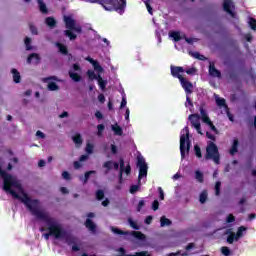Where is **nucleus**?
Segmentation results:
<instances>
[{
	"mask_svg": "<svg viewBox=\"0 0 256 256\" xmlns=\"http://www.w3.org/2000/svg\"><path fill=\"white\" fill-rule=\"evenodd\" d=\"M0 177L3 179V190L5 193H9L14 199L21 201L31 215H33V217H35L38 221L45 222L47 228L41 227L39 231L41 233L48 231V233L43 234L46 241H49V237H54L55 239H65L68 245H71V243H76V238L67 233V230L63 229V225L59 224V222H57L54 217H51L45 210L39 208L40 202L38 199H31L25 192H22L21 196L15 190H13L18 189L19 191H23V186H21V183H19V181H17L13 175L6 173L1 166Z\"/></svg>",
	"mask_w": 256,
	"mask_h": 256,
	"instance_id": "f257e3e1",
	"label": "nucleus"
},
{
	"mask_svg": "<svg viewBox=\"0 0 256 256\" xmlns=\"http://www.w3.org/2000/svg\"><path fill=\"white\" fill-rule=\"evenodd\" d=\"M65 27L68 30L64 31V35L70 39V41H75L77 39V34L75 33H83V28L81 25L77 24V21L73 19L71 16H64ZM73 31L75 33H73Z\"/></svg>",
	"mask_w": 256,
	"mask_h": 256,
	"instance_id": "f03ea898",
	"label": "nucleus"
},
{
	"mask_svg": "<svg viewBox=\"0 0 256 256\" xmlns=\"http://www.w3.org/2000/svg\"><path fill=\"white\" fill-rule=\"evenodd\" d=\"M180 135V155L181 159H185V153L189 154L191 149V140L189 139V126H185Z\"/></svg>",
	"mask_w": 256,
	"mask_h": 256,
	"instance_id": "7ed1b4c3",
	"label": "nucleus"
},
{
	"mask_svg": "<svg viewBox=\"0 0 256 256\" xmlns=\"http://www.w3.org/2000/svg\"><path fill=\"white\" fill-rule=\"evenodd\" d=\"M205 159H212L216 165H219L221 162V155L219 154V148L214 142H209L206 147Z\"/></svg>",
	"mask_w": 256,
	"mask_h": 256,
	"instance_id": "20e7f679",
	"label": "nucleus"
},
{
	"mask_svg": "<svg viewBox=\"0 0 256 256\" xmlns=\"http://www.w3.org/2000/svg\"><path fill=\"white\" fill-rule=\"evenodd\" d=\"M112 233H115V235H133L135 239H138L139 241L145 240V234H143L141 231H123L117 227H111Z\"/></svg>",
	"mask_w": 256,
	"mask_h": 256,
	"instance_id": "39448f33",
	"label": "nucleus"
},
{
	"mask_svg": "<svg viewBox=\"0 0 256 256\" xmlns=\"http://www.w3.org/2000/svg\"><path fill=\"white\" fill-rule=\"evenodd\" d=\"M125 7H127V0H112V5L108 7V11H117V13L123 15Z\"/></svg>",
	"mask_w": 256,
	"mask_h": 256,
	"instance_id": "423d86ee",
	"label": "nucleus"
},
{
	"mask_svg": "<svg viewBox=\"0 0 256 256\" xmlns=\"http://www.w3.org/2000/svg\"><path fill=\"white\" fill-rule=\"evenodd\" d=\"M137 167L139 169L138 181H141L143 177L147 176V171L149 169L147 162H145V158L138 157Z\"/></svg>",
	"mask_w": 256,
	"mask_h": 256,
	"instance_id": "0eeeda50",
	"label": "nucleus"
},
{
	"mask_svg": "<svg viewBox=\"0 0 256 256\" xmlns=\"http://www.w3.org/2000/svg\"><path fill=\"white\" fill-rule=\"evenodd\" d=\"M223 11L230 15L232 19H235L237 17V14L235 13V3H233V0H223Z\"/></svg>",
	"mask_w": 256,
	"mask_h": 256,
	"instance_id": "6e6552de",
	"label": "nucleus"
},
{
	"mask_svg": "<svg viewBox=\"0 0 256 256\" xmlns=\"http://www.w3.org/2000/svg\"><path fill=\"white\" fill-rule=\"evenodd\" d=\"M192 127H194V129H196L197 133L199 135H203V132L201 130V115L199 114H191L188 117Z\"/></svg>",
	"mask_w": 256,
	"mask_h": 256,
	"instance_id": "1a4fd4ad",
	"label": "nucleus"
},
{
	"mask_svg": "<svg viewBox=\"0 0 256 256\" xmlns=\"http://www.w3.org/2000/svg\"><path fill=\"white\" fill-rule=\"evenodd\" d=\"M87 217H88V218L86 219V221H85V223H84L86 229L89 230V231H91L92 233H96V231H97V225L93 223V220H91V219L95 218V213L89 212V213L87 214Z\"/></svg>",
	"mask_w": 256,
	"mask_h": 256,
	"instance_id": "9d476101",
	"label": "nucleus"
},
{
	"mask_svg": "<svg viewBox=\"0 0 256 256\" xmlns=\"http://www.w3.org/2000/svg\"><path fill=\"white\" fill-rule=\"evenodd\" d=\"M180 81L181 87L184 89L186 95H191L193 93V83H191L187 78H182Z\"/></svg>",
	"mask_w": 256,
	"mask_h": 256,
	"instance_id": "9b49d317",
	"label": "nucleus"
},
{
	"mask_svg": "<svg viewBox=\"0 0 256 256\" xmlns=\"http://www.w3.org/2000/svg\"><path fill=\"white\" fill-rule=\"evenodd\" d=\"M171 75L172 77H175L176 79L182 80L184 77L181 75V73H184L185 70L181 66H171Z\"/></svg>",
	"mask_w": 256,
	"mask_h": 256,
	"instance_id": "f8f14e48",
	"label": "nucleus"
},
{
	"mask_svg": "<svg viewBox=\"0 0 256 256\" xmlns=\"http://www.w3.org/2000/svg\"><path fill=\"white\" fill-rule=\"evenodd\" d=\"M209 75H211V77H218V79H221V71L217 70L215 62H210Z\"/></svg>",
	"mask_w": 256,
	"mask_h": 256,
	"instance_id": "ddd939ff",
	"label": "nucleus"
},
{
	"mask_svg": "<svg viewBox=\"0 0 256 256\" xmlns=\"http://www.w3.org/2000/svg\"><path fill=\"white\" fill-rule=\"evenodd\" d=\"M33 61L36 65H39V63H41V56H39V54H37V53L30 54L27 58L28 65H31V63H33Z\"/></svg>",
	"mask_w": 256,
	"mask_h": 256,
	"instance_id": "4468645a",
	"label": "nucleus"
},
{
	"mask_svg": "<svg viewBox=\"0 0 256 256\" xmlns=\"http://www.w3.org/2000/svg\"><path fill=\"white\" fill-rule=\"evenodd\" d=\"M239 152V139L237 138H234L233 139V144L230 148V155H235V153H238Z\"/></svg>",
	"mask_w": 256,
	"mask_h": 256,
	"instance_id": "2eb2a0df",
	"label": "nucleus"
},
{
	"mask_svg": "<svg viewBox=\"0 0 256 256\" xmlns=\"http://www.w3.org/2000/svg\"><path fill=\"white\" fill-rule=\"evenodd\" d=\"M45 23L48 27H50V29H55V27L57 26V20H55V18L51 16L45 19Z\"/></svg>",
	"mask_w": 256,
	"mask_h": 256,
	"instance_id": "dca6fc26",
	"label": "nucleus"
},
{
	"mask_svg": "<svg viewBox=\"0 0 256 256\" xmlns=\"http://www.w3.org/2000/svg\"><path fill=\"white\" fill-rule=\"evenodd\" d=\"M37 3H38L39 11L44 15H47V13H49V9H47V5L45 4V2H43V0H37Z\"/></svg>",
	"mask_w": 256,
	"mask_h": 256,
	"instance_id": "f3484780",
	"label": "nucleus"
},
{
	"mask_svg": "<svg viewBox=\"0 0 256 256\" xmlns=\"http://www.w3.org/2000/svg\"><path fill=\"white\" fill-rule=\"evenodd\" d=\"M11 73L13 75V81L14 83H21V73H19L18 69L13 68L11 70Z\"/></svg>",
	"mask_w": 256,
	"mask_h": 256,
	"instance_id": "a211bd4d",
	"label": "nucleus"
},
{
	"mask_svg": "<svg viewBox=\"0 0 256 256\" xmlns=\"http://www.w3.org/2000/svg\"><path fill=\"white\" fill-rule=\"evenodd\" d=\"M120 173H119V183H123V171L125 169V160L123 158H120Z\"/></svg>",
	"mask_w": 256,
	"mask_h": 256,
	"instance_id": "6ab92c4d",
	"label": "nucleus"
},
{
	"mask_svg": "<svg viewBox=\"0 0 256 256\" xmlns=\"http://www.w3.org/2000/svg\"><path fill=\"white\" fill-rule=\"evenodd\" d=\"M247 231V228L245 226H240L235 234V241H239L241 237H243V233Z\"/></svg>",
	"mask_w": 256,
	"mask_h": 256,
	"instance_id": "aec40b11",
	"label": "nucleus"
},
{
	"mask_svg": "<svg viewBox=\"0 0 256 256\" xmlns=\"http://www.w3.org/2000/svg\"><path fill=\"white\" fill-rule=\"evenodd\" d=\"M68 75L72 81H75V83H79V81H81V75H79L77 72L69 71Z\"/></svg>",
	"mask_w": 256,
	"mask_h": 256,
	"instance_id": "412c9836",
	"label": "nucleus"
},
{
	"mask_svg": "<svg viewBox=\"0 0 256 256\" xmlns=\"http://www.w3.org/2000/svg\"><path fill=\"white\" fill-rule=\"evenodd\" d=\"M172 224H173V222L171 220H169L167 217L162 216L160 218V225H161V227H169Z\"/></svg>",
	"mask_w": 256,
	"mask_h": 256,
	"instance_id": "4be33fe9",
	"label": "nucleus"
},
{
	"mask_svg": "<svg viewBox=\"0 0 256 256\" xmlns=\"http://www.w3.org/2000/svg\"><path fill=\"white\" fill-rule=\"evenodd\" d=\"M98 85L100 87V89L102 91H105V88L107 87V81L106 80H103V78L101 77V75L98 74Z\"/></svg>",
	"mask_w": 256,
	"mask_h": 256,
	"instance_id": "5701e85b",
	"label": "nucleus"
},
{
	"mask_svg": "<svg viewBox=\"0 0 256 256\" xmlns=\"http://www.w3.org/2000/svg\"><path fill=\"white\" fill-rule=\"evenodd\" d=\"M72 141L75 143V145H83V138L81 137V134H75L72 137Z\"/></svg>",
	"mask_w": 256,
	"mask_h": 256,
	"instance_id": "b1692460",
	"label": "nucleus"
},
{
	"mask_svg": "<svg viewBox=\"0 0 256 256\" xmlns=\"http://www.w3.org/2000/svg\"><path fill=\"white\" fill-rule=\"evenodd\" d=\"M95 173H97V171L95 170H90L85 172L84 174V179H83V184H87L89 182V177H91V175H95Z\"/></svg>",
	"mask_w": 256,
	"mask_h": 256,
	"instance_id": "393cba45",
	"label": "nucleus"
},
{
	"mask_svg": "<svg viewBox=\"0 0 256 256\" xmlns=\"http://www.w3.org/2000/svg\"><path fill=\"white\" fill-rule=\"evenodd\" d=\"M112 131H114L115 135H123V128H121V126H119L118 124L112 125Z\"/></svg>",
	"mask_w": 256,
	"mask_h": 256,
	"instance_id": "a878e982",
	"label": "nucleus"
},
{
	"mask_svg": "<svg viewBox=\"0 0 256 256\" xmlns=\"http://www.w3.org/2000/svg\"><path fill=\"white\" fill-rule=\"evenodd\" d=\"M227 233L229 234L227 237V243H229L230 245H233L236 237L235 233L232 232L231 230H228Z\"/></svg>",
	"mask_w": 256,
	"mask_h": 256,
	"instance_id": "bb28decb",
	"label": "nucleus"
},
{
	"mask_svg": "<svg viewBox=\"0 0 256 256\" xmlns=\"http://www.w3.org/2000/svg\"><path fill=\"white\" fill-rule=\"evenodd\" d=\"M101 5L105 9V11H109V7L113 5V0H102Z\"/></svg>",
	"mask_w": 256,
	"mask_h": 256,
	"instance_id": "cd10ccee",
	"label": "nucleus"
},
{
	"mask_svg": "<svg viewBox=\"0 0 256 256\" xmlns=\"http://www.w3.org/2000/svg\"><path fill=\"white\" fill-rule=\"evenodd\" d=\"M170 37H172V39L175 42H179V40L181 39V33L178 31H172V32H170Z\"/></svg>",
	"mask_w": 256,
	"mask_h": 256,
	"instance_id": "c85d7f7f",
	"label": "nucleus"
},
{
	"mask_svg": "<svg viewBox=\"0 0 256 256\" xmlns=\"http://www.w3.org/2000/svg\"><path fill=\"white\" fill-rule=\"evenodd\" d=\"M102 167L104 169H107V173H109V171H111V169H113V161L108 160V161L104 162Z\"/></svg>",
	"mask_w": 256,
	"mask_h": 256,
	"instance_id": "c756f323",
	"label": "nucleus"
},
{
	"mask_svg": "<svg viewBox=\"0 0 256 256\" xmlns=\"http://www.w3.org/2000/svg\"><path fill=\"white\" fill-rule=\"evenodd\" d=\"M207 196H208L207 190L202 191L200 196H199L200 203H202V204L206 203L207 202Z\"/></svg>",
	"mask_w": 256,
	"mask_h": 256,
	"instance_id": "7c9ffc66",
	"label": "nucleus"
},
{
	"mask_svg": "<svg viewBox=\"0 0 256 256\" xmlns=\"http://www.w3.org/2000/svg\"><path fill=\"white\" fill-rule=\"evenodd\" d=\"M195 179L197 180L198 183H203V181H204V176H203V174H202L201 171L197 170V171L195 172Z\"/></svg>",
	"mask_w": 256,
	"mask_h": 256,
	"instance_id": "2f4dec72",
	"label": "nucleus"
},
{
	"mask_svg": "<svg viewBox=\"0 0 256 256\" xmlns=\"http://www.w3.org/2000/svg\"><path fill=\"white\" fill-rule=\"evenodd\" d=\"M48 90L49 91H59V85L55 82L48 83Z\"/></svg>",
	"mask_w": 256,
	"mask_h": 256,
	"instance_id": "473e14b6",
	"label": "nucleus"
},
{
	"mask_svg": "<svg viewBox=\"0 0 256 256\" xmlns=\"http://www.w3.org/2000/svg\"><path fill=\"white\" fill-rule=\"evenodd\" d=\"M87 75H88V78L93 81V79H96L98 80L99 79V75L95 74V72L93 70H88L87 71Z\"/></svg>",
	"mask_w": 256,
	"mask_h": 256,
	"instance_id": "72a5a7b5",
	"label": "nucleus"
},
{
	"mask_svg": "<svg viewBox=\"0 0 256 256\" xmlns=\"http://www.w3.org/2000/svg\"><path fill=\"white\" fill-rule=\"evenodd\" d=\"M96 199L98 201H103V199H105V192L103 190H97L96 191Z\"/></svg>",
	"mask_w": 256,
	"mask_h": 256,
	"instance_id": "f704fd0d",
	"label": "nucleus"
},
{
	"mask_svg": "<svg viewBox=\"0 0 256 256\" xmlns=\"http://www.w3.org/2000/svg\"><path fill=\"white\" fill-rule=\"evenodd\" d=\"M92 66L95 71H98V73H103V67L101 66V64H99L97 60L92 64Z\"/></svg>",
	"mask_w": 256,
	"mask_h": 256,
	"instance_id": "c9c22d12",
	"label": "nucleus"
},
{
	"mask_svg": "<svg viewBox=\"0 0 256 256\" xmlns=\"http://www.w3.org/2000/svg\"><path fill=\"white\" fill-rule=\"evenodd\" d=\"M24 43H25V46H26V51H31V49H33V46H31V38L26 37L24 39Z\"/></svg>",
	"mask_w": 256,
	"mask_h": 256,
	"instance_id": "e433bc0d",
	"label": "nucleus"
},
{
	"mask_svg": "<svg viewBox=\"0 0 256 256\" xmlns=\"http://www.w3.org/2000/svg\"><path fill=\"white\" fill-rule=\"evenodd\" d=\"M216 104L218 107H227V104L224 98H216Z\"/></svg>",
	"mask_w": 256,
	"mask_h": 256,
	"instance_id": "4c0bfd02",
	"label": "nucleus"
},
{
	"mask_svg": "<svg viewBox=\"0 0 256 256\" xmlns=\"http://www.w3.org/2000/svg\"><path fill=\"white\" fill-rule=\"evenodd\" d=\"M128 223H129L130 227H132V229H135L136 231H139V229H141V227H139L137 225V223L135 221H133V219H131V218L128 219Z\"/></svg>",
	"mask_w": 256,
	"mask_h": 256,
	"instance_id": "58836bf2",
	"label": "nucleus"
},
{
	"mask_svg": "<svg viewBox=\"0 0 256 256\" xmlns=\"http://www.w3.org/2000/svg\"><path fill=\"white\" fill-rule=\"evenodd\" d=\"M194 152L198 159H201V157H203V154L201 153V147H199V145L194 146Z\"/></svg>",
	"mask_w": 256,
	"mask_h": 256,
	"instance_id": "ea45409f",
	"label": "nucleus"
},
{
	"mask_svg": "<svg viewBox=\"0 0 256 256\" xmlns=\"http://www.w3.org/2000/svg\"><path fill=\"white\" fill-rule=\"evenodd\" d=\"M215 195H221V181H217L215 184Z\"/></svg>",
	"mask_w": 256,
	"mask_h": 256,
	"instance_id": "a19ab883",
	"label": "nucleus"
},
{
	"mask_svg": "<svg viewBox=\"0 0 256 256\" xmlns=\"http://www.w3.org/2000/svg\"><path fill=\"white\" fill-rule=\"evenodd\" d=\"M221 253L224 256H229V255H231V249H229V247H227V246H224L221 248Z\"/></svg>",
	"mask_w": 256,
	"mask_h": 256,
	"instance_id": "79ce46f5",
	"label": "nucleus"
},
{
	"mask_svg": "<svg viewBox=\"0 0 256 256\" xmlns=\"http://www.w3.org/2000/svg\"><path fill=\"white\" fill-rule=\"evenodd\" d=\"M58 46H59V51L60 53H62V55H67V53H69V50H67V46L62 44H58Z\"/></svg>",
	"mask_w": 256,
	"mask_h": 256,
	"instance_id": "37998d69",
	"label": "nucleus"
},
{
	"mask_svg": "<svg viewBox=\"0 0 256 256\" xmlns=\"http://www.w3.org/2000/svg\"><path fill=\"white\" fill-rule=\"evenodd\" d=\"M249 27L252 29V31H256V19L255 18L249 19Z\"/></svg>",
	"mask_w": 256,
	"mask_h": 256,
	"instance_id": "c03bdc74",
	"label": "nucleus"
},
{
	"mask_svg": "<svg viewBox=\"0 0 256 256\" xmlns=\"http://www.w3.org/2000/svg\"><path fill=\"white\" fill-rule=\"evenodd\" d=\"M93 148H94L93 144L87 143L86 149H85L86 153H88V155H91L93 153Z\"/></svg>",
	"mask_w": 256,
	"mask_h": 256,
	"instance_id": "a18cd8bd",
	"label": "nucleus"
},
{
	"mask_svg": "<svg viewBox=\"0 0 256 256\" xmlns=\"http://www.w3.org/2000/svg\"><path fill=\"white\" fill-rule=\"evenodd\" d=\"M207 125L210 127L211 131L216 133V135L219 133V130H217V127L214 126L213 121L208 122Z\"/></svg>",
	"mask_w": 256,
	"mask_h": 256,
	"instance_id": "49530a36",
	"label": "nucleus"
},
{
	"mask_svg": "<svg viewBox=\"0 0 256 256\" xmlns=\"http://www.w3.org/2000/svg\"><path fill=\"white\" fill-rule=\"evenodd\" d=\"M29 28H30V31H31L32 35H39V31L37 30L35 25L30 24Z\"/></svg>",
	"mask_w": 256,
	"mask_h": 256,
	"instance_id": "de8ad7c7",
	"label": "nucleus"
},
{
	"mask_svg": "<svg viewBox=\"0 0 256 256\" xmlns=\"http://www.w3.org/2000/svg\"><path fill=\"white\" fill-rule=\"evenodd\" d=\"M158 192H159L160 201H164L165 200V192L163 191V188L158 187Z\"/></svg>",
	"mask_w": 256,
	"mask_h": 256,
	"instance_id": "09e8293b",
	"label": "nucleus"
},
{
	"mask_svg": "<svg viewBox=\"0 0 256 256\" xmlns=\"http://www.w3.org/2000/svg\"><path fill=\"white\" fill-rule=\"evenodd\" d=\"M143 207H145V200H140L137 205L136 211H138V213L141 212V209H143Z\"/></svg>",
	"mask_w": 256,
	"mask_h": 256,
	"instance_id": "8fccbe9b",
	"label": "nucleus"
},
{
	"mask_svg": "<svg viewBox=\"0 0 256 256\" xmlns=\"http://www.w3.org/2000/svg\"><path fill=\"white\" fill-rule=\"evenodd\" d=\"M137 191H139V185H132V186H130V193H131L132 195H135V193H136Z\"/></svg>",
	"mask_w": 256,
	"mask_h": 256,
	"instance_id": "3c124183",
	"label": "nucleus"
},
{
	"mask_svg": "<svg viewBox=\"0 0 256 256\" xmlns=\"http://www.w3.org/2000/svg\"><path fill=\"white\" fill-rule=\"evenodd\" d=\"M131 256H151L149 254L148 251H141V252H136L134 255H131Z\"/></svg>",
	"mask_w": 256,
	"mask_h": 256,
	"instance_id": "603ef678",
	"label": "nucleus"
},
{
	"mask_svg": "<svg viewBox=\"0 0 256 256\" xmlns=\"http://www.w3.org/2000/svg\"><path fill=\"white\" fill-rule=\"evenodd\" d=\"M159 209V200H154L152 203V210L157 211Z\"/></svg>",
	"mask_w": 256,
	"mask_h": 256,
	"instance_id": "864d4df0",
	"label": "nucleus"
},
{
	"mask_svg": "<svg viewBox=\"0 0 256 256\" xmlns=\"http://www.w3.org/2000/svg\"><path fill=\"white\" fill-rule=\"evenodd\" d=\"M201 120L203 121V123H206V125H208V123H210L211 118H209V115H205V116H200Z\"/></svg>",
	"mask_w": 256,
	"mask_h": 256,
	"instance_id": "5fc2aeb1",
	"label": "nucleus"
},
{
	"mask_svg": "<svg viewBox=\"0 0 256 256\" xmlns=\"http://www.w3.org/2000/svg\"><path fill=\"white\" fill-rule=\"evenodd\" d=\"M62 177L66 181H69V179H71V174H69V172H67V171H64V172H62Z\"/></svg>",
	"mask_w": 256,
	"mask_h": 256,
	"instance_id": "6e6d98bb",
	"label": "nucleus"
},
{
	"mask_svg": "<svg viewBox=\"0 0 256 256\" xmlns=\"http://www.w3.org/2000/svg\"><path fill=\"white\" fill-rule=\"evenodd\" d=\"M97 130H98V135H101L103 133V131H105V125L99 124L97 126Z\"/></svg>",
	"mask_w": 256,
	"mask_h": 256,
	"instance_id": "4d7b16f0",
	"label": "nucleus"
},
{
	"mask_svg": "<svg viewBox=\"0 0 256 256\" xmlns=\"http://www.w3.org/2000/svg\"><path fill=\"white\" fill-rule=\"evenodd\" d=\"M146 5V9L150 15H153V8L151 7V4L149 2H144Z\"/></svg>",
	"mask_w": 256,
	"mask_h": 256,
	"instance_id": "13d9d810",
	"label": "nucleus"
},
{
	"mask_svg": "<svg viewBox=\"0 0 256 256\" xmlns=\"http://www.w3.org/2000/svg\"><path fill=\"white\" fill-rule=\"evenodd\" d=\"M227 223H233L235 222V216L233 214H229L226 219Z\"/></svg>",
	"mask_w": 256,
	"mask_h": 256,
	"instance_id": "bf43d9fd",
	"label": "nucleus"
},
{
	"mask_svg": "<svg viewBox=\"0 0 256 256\" xmlns=\"http://www.w3.org/2000/svg\"><path fill=\"white\" fill-rule=\"evenodd\" d=\"M123 171L126 173V175H131V165L127 164Z\"/></svg>",
	"mask_w": 256,
	"mask_h": 256,
	"instance_id": "052dcab7",
	"label": "nucleus"
},
{
	"mask_svg": "<svg viewBox=\"0 0 256 256\" xmlns=\"http://www.w3.org/2000/svg\"><path fill=\"white\" fill-rule=\"evenodd\" d=\"M196 72L197 69L195 68H189L188 70H186L187 75H195Z\"/></svg>",
	"mask_w": 256,
	"mask_h": 256,
	"instance_id": "680f3d73",
	"label": "nucleus"
},
{
	"mask_svg": "<svg viewBox=\"0 0 256 256\" xmlns=\"http://www.w3.org/2000/svg\"><path fill=\"white\" fill-rule=\"evenodd\" d=\"M36 137H39L40 139H45V133L41 132V130H38L36 132Z\"/></svg>",
	"mask_w": 256,
	"mask_h": 256,
	"instance_id": "e2e57ef3",
	"label": "nucleus"
},
{
	"mask_svg": "<svg viewBox=\"0 0 256 256\" xmlns=\"http://www.w3.org/2000/svg\"><path fill=\"white\" fill-rule=\"evenodd\" d=\"M206 137L208 139H211V141H215L216 140L215 135L211 134L210 132H206Z\"/></svg>",
	"mask_w": 256,
	"mask_h": 256,
	"instance_id": "0e129e2a",
	"label": "nucleus"
},
{
	"mask_svg": "<svg viewBox=\"0 0 256 256\" xmlns=\"http://www.w3.org/2000/svg\"><path fill=\"white\" fill-rule=\"evenodd\" d=\"M74 169H81L82 165L80 161H74Z\"/></svg>",
	"mask_w": 256,
	"mask_h": 256,
	"instance_id": "69168bd1",
	"label": "nucleus"
},
{
	"mask_svg": "<svg viewBox=\"0 0 256 256\" xmlns=\"http://www.w3.org/2000/svg\"><path fill=\"white\" fill-rule=\"evenodd\" d=\"M201 117L207 115V111H205V108L203 106H200L199 108Z\"/></svg>",
	"mask_w": 256,
	"mask_h": 256,
	"instance_id": "338daca9",
	"label": "nucleus"
},
{
	"mask_svg": "<svg viewBox=\"0 0 256 256\" xmlns=\"http://www.w3.org/2000/svg\"><path fill=\"white\" fill-rule=\"evenodd\" d=\"M201 117L207 115V111H205V108L203 106H200L199 108Z\"/></svg>",
	"mask_w": 256,
	"mask_h": 256,
	"instance_id": "774afa93",
	"label": "nucleus"
}]
</instances>
